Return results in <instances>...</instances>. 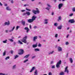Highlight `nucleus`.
Returning a JSON list of instances; mask_svg holds the SVG:
<instances>
[{"label":"nucleus","mask_w":75,"mask_h":75,"mask_svg":"<svg viewBox=\"0 0 75 75\" xmlns=\"http://www.w3.org/2000/svg\"><path fill=\"white\" fill-rule=\"evenodd\" d=\"M35 18H37V16H33L32 17V19H30L28 20V22L29 23H33L34 20H35Z\"/></svg>","instance_id":"obj_1"},{"label":"nucleus","mask_w":75,"mask_h":75,"mask_svg":"<svg viewBox=\"0 0 75 75\" xmlns=\"http://www.w3.org/2000/svg\"><path fill=\"white\" fill-rule=\"evenodd\" d=\"M37 10H35L34 9H33L32 10V12L34 14H37V13L38 14V13H40V11L38 10V8H36Z\"/></svg>","instance_id":"obj_2"},{"label":"nucleus","mask_w":75,"mask_h":75,"mask_svg":"<svg viewBox=\"0 0 75 75\" xmlns=\"http://www.w3.org/2000/svg\"><path fill=\"white\" fill-rule=\"evenodd\" d=\"M27 36H25L22 39H21V41L22 42H24L25 44L27 43V41H26V40H27Z\"/></svg>","instance_id":"obj_3"},{"label":"nucleus","mask_w":75,"mask_h":75,"mask_svg":"<svg viewBox=\"0 0 75 75\" xmlns=\"http://www.w3.org/2000/svg\"><path fill=\"white\" fill-rule=\"evenodd\" d=\"M61 60H59L57 64L56 67L57 68H59L60 67V65L61 64Z\"/></svg>","instance_id":"obj_4"},{"label":"nucleus","mask_w":75,"mask_h":75,"mask_svg":"<svg viewBox=\"0 0 75 75\" xmlns=\"http://www.w3.org/2000/svg\"><path fill=\"white\" fill-rule=\"evenodd\" d=\"M47 6H48L47 7L45 8L46 10H48V11H49L50 10L51 7V6L50 4H47Z\"/></svg>","instance_id":"obj_5"},{"label":"nucleus","mask_w":75,"mask_h":75,"mask_svg":"<svg viewBox=\"0 0 75 75\" xmlns=\"http://www.w3.org/2000/svg\"><path fill=\"white\" fill-rule=\"evenodd\" d=\"M10 24V21H8V22H6L4 23V26H5V25H9Z\"/></svg>","instance_id":"obj_6"},{"label":"nucleus","mask_w":75,"mask_h":75,"mask_svg":"<svg viewBox=\"0 0 75 75\" xmlns=\"http://www.w3.org/2000/svg\"><path fill=\"white\" fill-rule=\"evenodd\" d=\"M63 5H64V4H59L58 5V8L60 10L61 9V8H62V7H63Z\"/></svg>","instance_id":"obj_7"},{"label":"nucleus","mask_w":75,"mask_h":75,"mask_svg":"<svg viewBox=\"0 0 75 75\" xmlns=\"http://www.w3.org/2000/svg\"><path fill=\"white\" fill-rule=\"evenodd\" d=\"M19 51L21 52L18 53L19 55H22V54H23L24 53V50H23V49H20Z\"/></svg>","instance_id":"obj_8"},{"label":"nucleus","mask_w":75,"mask_h":75,"mask_svg":"<svg viewBox=\"0 0 75 75\" xmlns=\"http://www.w3.org/2000/svg\"><path fill=\"white\" fill-rule=\"evenodd\" d=\"M48 21H49V19H45L44 21V24H47L48 23Z\"/></svg>","instance_id":"obj_9"},{"label":"nucleus","mask_w":75,"mask_h":75,"mask_svg":"<svg viewBox=\"0 0 75 75\" xmlns=\"http://www.w3.org/2000/svg\"><path fill=\"white\" fill-rule=\"evenodd\" d=\"M65 72H67V74H68V73H69V70L68 69V67H67L64 70Z\"/></svg>","instance_id":"obj_10"},{"label":"nucleus","mask_w":75,"mask_h":75,"mask_svg":"<svg viewBox=\"0 0 75 75\" xmlns=\"http://www.w3.org/2000/svg\"><path fill=\"white\" fill-rule=\"evenodd\" d=\"M69 22L71 23H75V21H74V19H70L69 21Z\"/></svg>","instance_id":"obj_11"},{"label":"nucleus","mask_w":75,"mask_h":75,"mask_svg":"<svg viewBox=\"0 0 75 75\" xmlns=\"http://www.w3.org/2000/svg\"><path fill=\"white\" fill-rule=\"evenodd\" d=\"M24 30H26V33H28L29 31H30V29H29V28H28L27 27H25L24 28Z\"/></svg>","instance_id":"obj_12"},{"label":"nucleus","mask_w":75,"mask_h":75,"mask_svg":"<svg viewBox=\"0 0 75 75\" xmlns=\"http://www.w3.org/2000/svg\"><path fill=\"white\" fill-rule=\"evenodd\" d=\"M38 45V43H36V44H34L33 45L32 47L33 48H36L37 47Z\"/></svg>","instance_id":"obj_13"},{"label":"nucleus","mask_w":75,"mask_h":75,"mask_svg":"<svg viewBox=\"0 0 75 75\" xmlns=\"http://www.w3.org/2000/svg\"><path fill=\"white\" fill-rule=\"evenodd\" d=\"M21 23L24 26L25 25V21H23V20H22Z\"/></svg>","instance_id":"obj_14"},{"label":"nucleus","mask_w":75,"mask_h":75,"mask_svg":"<svg viewBox=\"0 0 75 75\" xmlns=\"http://www.w3.org/2000/svg\"><path fill=\"white\" fill-rule=\"evenodd\" d=\"M6 10H8V11H10L11 10V9L10 8L9 6H7L6 8Z\"/></svg>","instance_id":"obj_15"},{"label":"nucleus","mask_w":75,"mask_h":75,"mask_svg":"<svg viewBox=\"0 0 75 75\" xmlns=\"http://www.w3.org/2000/svg\"><path fill=\"white\" fill-rule=\"evenodd\" d=\"M62 20V17L61 16H59L58 17V19L57 21H61Z\"/></svg>","instance_id":"obj_16"},{"label":"nucleus","mask_w":75,"mask_h":75,"mask_svg":"<svg viewBox=\"0 0 75 75\" xmlns=\"http://www.w3.org/2000/svg\"><path fill=\"white\" fill-rule=\"evenodd\" d=\"M62 51V48L61 47H58V51L59 52Z\"/></svg>","instance_id":"obj_17"},{"label":"nucleus","mask_w":75,"mask_h":75,"mask_svg":"<svg viewBox=\"0 0 75 75\" xmlns=\"http://www.w3.org/2000/svg\"><path fill=\"white\" fill-rule=\"evenodd\" d=\"M35 69V67H33L30 71V72H32L33 71H34Z\"/></svg>","instance_id":"obj_18"},{"label":"nucleus","mask_w":75,"mask_h":75,"mask_svg":"<svg viewBox=\"0 0 75 75\" xmlns=\"http://www.w3.org/2000/svg\"><path fill=\"white\" fill-rule=\"evenodd\" d=\"M15 28V26H14L12 29L11 30H10L9 31V32L10 33H11V32H12V31H13L14 30V29Z\"/></svg>","instance_id":"obj_19"},{"label":"nucleus","mask_w":75,"mask_h":75,"mask_svg":"<svg viewBox=\"0 0 75 75\" xmlns=\"http://www.w3.org/2000/svg\"><path fill=\"white\" fill-rule=\"evenodd\" d=\"M26 15L29 16L31 15V13H30V11H26Z\"/></svg>","instance_id":"obj_20"},{"label":"nucleus","mask_w":75,"mask_h":75,"mask_svg":"<svg viewBox=\"0 0 75 75\" xmlns=\"http://www.w3.org/2000/svg\"><path fill=\"white\" fill-rule=\"evenodd\" d=\"M38 38V37L37 36H34L33 37V41H35V40L37 39Z\"/></svg>","instance_id":"obj_21"},{"label":"nucleus","mask_w":75,"mask_h":75,"mask_svg":"<svg viewBox=\"0 0 75 75\" xmlns=\"http://www.w3.org/2000/svg\"><path fill=\"white\" fill-rule=\"evenodd\" d=\"M29 56H30V54H28L26 56H25L24 57V58H28V57H29Z\"/></svg>","instance_id":"obj_22"},{"label":"nucleus","mask_w":75,"mask_h":75,"mask_svg":"<svg viewBox=\"0 0 75 75\" xmlns=\"http://www.w3.org/2000/svg\"><path fill=\"white\" fill-rule=\"evenodd\" d=\"M57 29L59 30H61V29H62V26L61 25L57 27Z\"/></svg>","instance_id":"obj_23"},{"label":"nucleus","mask_w":75,"mask_h":75,"mask_svg":"<svg viewBox=\"0 0 75 75\" xmlns=\"http://www.w3.org/2000/svg\"><path fill=\"white\" fill-rule=\"evenodd\" d=\"M34 51L35 52H37V51H40V49L38 48L35 49H34Z\"/></svg>","instance_id":"obj_24"},{"label":"nucleus","mask_w":75,"mask_h":75,"mask_svg":"<svg viewBox=\"0 0 75 75\" xmlns=\"http://www.w3.org/2000/svg\"><path fill=\"white\" fill-rule=\"evenodd\" d=\"M54 52V51H52V52H50L48 53L49 55H50V54H52Z\"/></svg>","instance_id":"obj_25"},{"label":"nucleus","mask_w":75,"mask_h":75,"mask_svg":"<svg viewBox=\"0 0 75 75\" xmlns=\"http://www.w3.org/2000/svg\"><path fill=\"white\" fill-rule=\"evenodd\" d=\"M6 54V51H4L3 53V56H5Z\"/></svg>","instance_id":"obj_26"},{"label":"nucleus","mask_w":75,"mask_h":75,"mask_svg":"<svg viewBox=\"0 0 75 75\" xmlns=\"http://www.w3.org/2000/svg\"><path fill=\"white\" fill-rule=\"evenodd\" d=\"M16 65H15L13 66L12 69H16Z\"/></svg>","instance_id":"obj_27"},{"label":"nucleus","mask_w":75,"mask_h":75,"mask_svg":"<svg viewBox=\"0 0 75 75\" xmlns=\"http://www.w3.org/2000/svg\"><path fill=\"white\" fill-rule=\"evenodd\" d=\"M64 75V72H62L59 73V75Z\"/></svg>","instance_id":"obj_28"},{"label":"nucleus","mask_w":75,"mask_h":75,"mask_svg":"<svg viewBox=\"0 0 75 75\" xmlns=\"http://www.w3.org/2000/svg\"><path fill=\"white\" fill-rule=\"evenodd\" d=\"M58 25V24L57 23H54V26H56V27H57Z\"/></svg>","instance_id":"obj_29"},{"label":"nucleus","mask_w":75,"mask_h":75,"mask_svg":"<svg viewBox=\"0 0 75 75\" xmlns=\"http://www.w3.org/2000/svg\"><path fill=\"white\" fill-rule=\"evenodd\" d=\"M70 61L71 63H72V62H73V60H72V58H70Z\"/></svg>","instance_id":"obj_30"},{"label":"nucleus","mask_w":75,"mask_h":75,"mask_svg":"<svg viewBox=\"0 0 75 75\" xmlns=\"http://www.w3.org/2000/svg\"><path fill=\"white\" fill-rule=\"evenodd\" d=\"M25 9L26 10H27V11H31V10L30 9H28L27 8H26Z\"/></svg>","instance_id":"obj_31"},{"label":"nucleus","mask_w":75,"mask_h":75,"mask_svg":"<svg viewBox=\"0 0 75 75\" xmlns=\"http://www.w3.org/2000/svg\"><path fill=\"white\" fill-rule=\"evenodd\" d=\"M18 56L17 54L16 55V56H14V57H15V58H14V59H16V58H18Z\"/></svg>","instance_id":"obj_32"},{"label":"nucleus","mask_w":75,"mask_h":75,"mask_svg":"<svg viewBox=\"0 0 75 75\" xmlns=\"http://www.w3.org/2000/svg\"><path fill=\"white\" fill-rule=\"evenodd\" d=\"M38 46L39 47H41V46H42L41 44H40V43H39Z\"/></svg>","instance_id":"obj_33"},{"label":"nucleus","mask_w":75,"mask_h":75,"mask_svg":"<svg viewBox=\"0 0 75 75\" xmlns=\"http://www.w3.org/2000/svg\"><path fill=\"white\" fill-rule=\"evenodd\" d=\"M28 61V59H27L26 60H25L24 62H23L24 63H25V62H27V61Z\"/></svg>","instance_id":"obj_34"},{"label":"nucleus","mask_w":75,"mask_h":75,"mask_svg":"<svg viewBox=\"0 0 75 75\" xmlns=\"http://www.w3.org/2000/svg\"><path fill=\"white\" fill-rule=\"evenodd\" d=\"M20 28V26H17L16 27V30H18V28Z\"/></svg>","instance_id":"obj_35"},{"label":"nucleus","mask_w":75,"mask_h":75,"mask_svg":"<svg viewBox=\"0 0 75 75\" xmlns=\"http://www.w3.org/2000/svg\"><path fill=\"white\" fill-rule=\"evenodd\" d=\"M9 58H10V57L9 56H8L5 58V59L6 60H7L8 59H9Z\"/></svg>","instance_id":"obj_36"},{"label":"nucleus","mask_w":75,"mask_h":75,"mask_svg":"<svg viewBox=\"0 0 75 75\" xmlns=\"http://www.w3.org/2000/svg\"><path fill=\"white\" fill-rule=\"evenodd\" d=\"M72 11L73 12H75V7H74V8H72Z\"/></svg>","instance_id":"obj_37"},{"label":"nucleus","mask_w":75,"mask_h":75,"mask_svg":"<svg viewBox=\"0 0 75 75\" xmlns=\"http://www.w3.org/2000/svg\"><path fill=\"white\" fill-rule=\"evenodd\" d=\"M7 41V40H5L3 41V42L4 43H6Z\"/></svg>","instance_id":"obj_38"},{"label":"nucleus","mask_w":75,"mask_h":75,"mask_svg":"<svg viewBox=\"0 0 75 75\" xmlns=\"http://www.w3.org/2000/svg\"><path fill=\"white\" fill-rule=\"evenodd\" d=\"M9 41H11V42H14V40L12 39H9L8 40Z\"/></svg>","instance_id":"obj_39"},{"label":"nucleus","mask_w":75,"mask_h":75,"mask_svg":"<svg viewBox=\"0 0 75 75\" xmlns=\"http://www.w3.org/2000/svg\"><path fill=\"white\" fill-rule=\"evenodd\" d=\"M0 75H7V74H5L3 73H0Z\"/></svg>","instance_id":"obj_40"},{"label":"nucleus","mask_w":75,"mask_h":75,"mask_svg":"<svg viewBox=\"0 0 75 75\" xmlns=\"http://www.w3.org/2000/svg\"><path fill=\"white\" fill-rule=\"evenodd\" d=\"M65 44L67 45H68L69 44V42H66Z\"/></svg>","instance_id":"obj_41"},{"label":"nucleus","mask_w":75,"mask_h":75,"mask_svg":"<svg viewBox=\"0 0 75 75\" xmlns=\"http://www.w3.org/2000/svg\"><path fill=\"white\" fill-rule=\"evenodd\" d=\"M55 68V65H54L53 66H52V67L51 68L52 69H53V68Z\"/></svg>","instance_id":"obj_42"},{"label":"nucleus","mask_w":75,"mask_h":75,"mask_svg":"<svg viewBox=\"0 0 75 75\" xmlns=\"http://www.w3.org/2000/svg\"><path fill=\"white\" fill-rule=\"evenodd\" d=\"M19 43H20V44H23V42H21L20 40H18Z\"/></svg>","instance_id":"obj_43"},{"label":"nucleus","mask_w":75,"mask_h":75,"mask_svg":"<svg viewBox=\"0 0 75 75\" xmlns=\"http://www.w3.org/2000/svg\"><path fill=\"white\" fill-rule=\"evenodd\" d=\"M36 57V56L35 55L34 56H33L31 58L32 59H34V58H35Z\"/></svg>","instance_id":"obj_44"},{"label":"nucleus","mask_w":75,"mask_h":75,"mask_svg":"<svg viewBox=\"0 0 75 75\" xmlns=\"http://www.w3.org/2000/svg\"><path fill=\"white\" fill-rule=\"evenodd\" d=\"M73 15H74L73 13H71V14H70V15H69V16L70 17H72V16H73Z\"/></svg>","instance_id":"obj_45"},{"label":"nucleus","mask_w":75,"mask_h":75,"mask_svg":"<svg viewBox=\"0 0 75 75\" xmlns=\"http://www.w3.org/2000/svg\"><path fill=\"white\" fill-rule=\"evenodd\" d=\"M58 34H56L55 35V38H57V37H58Z\"/></svg>","instance_id":"obj_46"},{"label":"nucleus","mask_w":75,"mask_h":75,"mask_svg":"<svg viewBox=\"0 0 75 75\" xmlns=\"http://www.w3.org/2000/svg\"><path fill=\"white\" fill-rule=\"evenodd\" d=\"M25 15H27V12H26L25 13H24L23 14V16H25Z\"/></svg>","instance_id":"obj_47"},{"label":"nucleus","mask_w":75,"mask_h":75,"mask_svg":"<svg viewBox=\"0 0 75 75\" xmlns=\"http://www.w3.org/2000/svg\"><path fill=\"white\" fill-rule=\"evenodd\" d=\"M21 12H24V11H25V10H21Z\"/></svg>","instance_id":"obj_48"},{"label":"nucleus","mask_w":75,"mask_h":75,"mask_svg":"<svg viewBox=\"0 0 75 75\" xmlns=\"http://www.w3.org/2000/svg\"><path fill=\"white\" fill-rule=\"evenodd\" d=\"M33 28H34V29H36V28H37V26H35Z\"/></svg>","instance_id":"obj_49"},{"label":"nucleus","mask_w":75,"mask_h":75,"mask_svg":"<svg viewBox=\"0 0 75 75\" xmlns=\"http://www.w3.org/2000/svg\"><path fill=\"white\" fill-rule=\"evenodd\" d=\"M5 32L6 33H8V30H6Z\"/></svg>","instance_id":"obj_50"},{"label":"nucleus","mask_w":75,"mask_h":75,"mask_svg":"<svg viewBox=\"0 0 75 75\" xmlns=\"http://www.w3.org/2000/svg\"><path fill=\"white\" fill-rule=\"evenodd\" d=\"M49 75H52V73L51 72H50L48 74Z\"/></svg>","instance_id":"obj_51"},{"label":"nucleus","mask_w":75,"mask_h":75,"mask_svg":"<svg viewBox=\"0 0 75 75\" xmlns=\"http://www.w3.org/2000/svg\"><path fill=\"white\" fill-rule=\"evenodd\" d=\"M11 53L12 54H13V51L11 50Z\"/></svg>","instance_id":"obj_52"},{"label":"nucleus","mask_w":75,"mask_h":75,"mask_svg":"<svg viewBox=\"0 0 75 75\" xmlns=\"http://www.w3.org/2000/svg\"><path fill=\"white\" fill-rule=\"evenodd\" d=\"M11 3H14V1L13 0H11Z\"/></svg>","instance_id":"obj_53"},{"label":"nucleus","mask_w":75,"mask_h":75,"mask_svg":"<svg viewBox=\"0 0 75 75\" xmlns=\"http://www.w3.org/2000/svg\"><path fill=\"white\" fill-rule=\"evenodd\" d=\"M52 0L53 1H54L55 3H56V2H57V0Z\"/></svg>","instance_id":"obj_54"},{"label":"nucleus","mask_w":75,"mask_h":75,"mask_svg":"<svg viewBox=\"0 0 75 75\" xmlns=\"http://www.w3.org/2000/svg\"><path fill=\"white\" fill-rule=\"evenodd\" d=\"M0 5L1 6H3V4H1V2H0Z\"/></svg>","instance_id":"obj_55"},{"label":"nucleus","mask_w":75,"mask_h":75,"mask_svg":"<svg viewBox=\"0 0 75 75\" xmlns=\"http://www.w3.org/2000/svg\"><path fill=\"white\" fill-rule=\"evenodd\" d=\"M69 35H68L66 37H67V38H68V37H69Z\"/></svg>","instance_id":"obj_56"},{"label":"nucleus","mask_w":75,"mask_h":75,"mask_svg":"<svg viewBox=\"0 0 75 75\" xmlns=\"http://www.w3.org/2000/svg\"><path fill=\"white\" fill-rule=\"evenodd\" d=\"M53 63H54V62H53V61L51 62V64H53Z\"/></svg>","instance_id":"obj_57"},{"label":"nucleus","mask_w":75,"mask_h":75,"mask_svg":"<svg viewBox=\"0 0 75 75\" xmlns=\"http://www.w3.org/2000/svg\"><path fill=\"white\" fill-rule=\"evenodd\" d=\"M28 6V5H27V4H25V5H24V7H26V6Z\"/></svg>","instance_id":"obj_58"},{"label":"nucleus","mask_w":75,"mask_h":75,"mask_svg":"<svg viewBox=\"0 0 75 75\" xmlns=\"http://www.w3.org/2000/svg\"><path fill=\"white\" fill-rule=\"evenodd\" d=\"M16 42H13V45H16Z\"/></svg>","instance_id":"obj_59"},{"label":"nucleus","mask_w":75,"mask_h":75,"mask_svg":"<svg viewBox=\"0 0 75 75\" xmlns=\"http://www.w3.org/2000/svg\"><path fill=\"white\" fill-rule=\"evenodd\" d=\"M29 27L31 29V25H30Z\"/></svg>","instance_id":"obj_60"},{"label":"nucleus","mask_w":75,"mask_h":75,"mask_svg":"<svg viewBox=\"0 0 75 75\" xmlns=\"http://www.w3.org/2000/svg\"><path fill=\"white\" fill-rule=\"evenodd\" d=\"M4 6H7V4H4Z\"/></svg>","instance_id":"obj_61"},{"label":"nucleus","mask_w":75,"mask_h":75,"mask_svg":"<svg viewBox=\"0 0 75 75\" xmlns=\"http://www.w3.org/2000/svg\"><path fill=\"white\" fill-rule=\"evenodd\" d=\"M11 38L12 39H14V38L13 36L11 37Z\"/></svg>","instance_id":"obj_62"},{"label":"nucleus","mask_w":75,"mask_h":75,"mask_svg":"<svg viewBox=\"0 0 75 75\" xmlns=\"http://www.w3.org/2000/svg\"><path fill=\"white\" fill-rule=\"evenodd\" d=\"M52 16H53V15H54V12H52Z\"/></svg>","instance_id":"obj_63"},{"label":"nucleus","mask_w":75,"mask_h":75,"mask_svg":"<svg viewBox=\"0 0 75 75\" xmlns=\"http://www.w3.org/2000/svg\"><path fill=\"white\" fill-rule=\"evenodd\" d=\"M39 38H41V36H39Z\"/></svg>","instance_id":"obj_64"}]
</instances>
